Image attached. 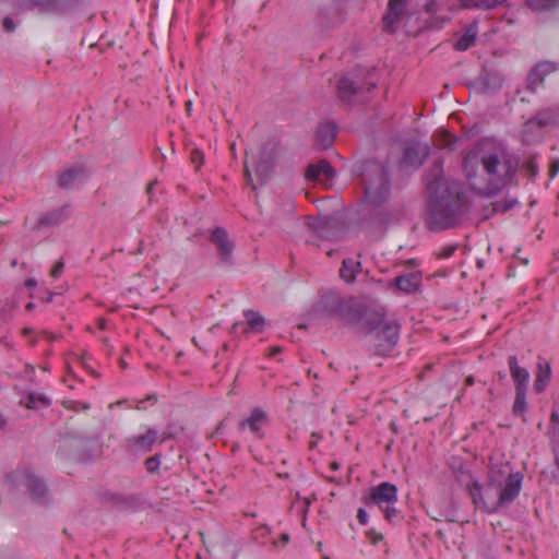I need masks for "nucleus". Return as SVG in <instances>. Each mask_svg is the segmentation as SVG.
I'll return each instance as SVG.
<instances>
[{"mask_svg": "<svg viewBox=\"0 0 559 559\" xmlns=\"http://www.w3.org/2000/svg\"><path fill=\"white\" fill-rule=\"evenodd\" d=\"M544 79L545 78L534 67L527 74L526 88L532 93H535L538 85L544 82Z\"/></svg>", "mask_w": 559, "mask_h": 559, "instance_id": "obj_33", "label": "nucleus"}, {"mask_svg": "<svg viewBox=\"0 0 559 559\" xmlns=\"http://www.w3.org/2000/svg\"><path fill=\"white\" fill-rule=\"evenodd\" d=\"M481 165L487 175V186L484 195H496L506 188L518 171V163L507 153L500 157L497 153L481 156Z\"/></svg>", "mask_w": 559, "mask_h": 559, "instance_id": "obj_5", "label": "nucleus"}, {"mask_svg": "<svg viewBox=\"0 0 559 559\" xmlns=\"http://www.w3.org/2000/svg\"><path fill=\"white\" fill-rule=\"evenodd\" d=\"M550 423L554 425V426H559V413L554 411L550 415Z\"/></svg>", "mask_w": 559, "mask_h": 559, "instance_id": "obj_48", "label": "nucleus"}, {"mask_svg": "<svg viewBox=\"0 0 559 559\" xmlns=\"http://www.w3.org/2000/svg\"><path fill=\"white\" fill-rule=\"evenodd\" d=\"M278 353H281V348H280V347H273V348H272V352H271V355H272V356H275V355H277Z\"/></svg>", "mask_w": 559, "mask_h": 559, "instance_id": "obj_54", "label": "nucleus"}, {"mask_svg": "<svg viewBox=\"0 0 559 559\" xmlns=\"http://www.w3.org/2000/svg\"><path fill=\"white\" fill-rule=\"evenodd\" d=\"M337 127L334 122H326L321 124L317 131V138L319 143L328 148L332 145L335 136H336Z\"/></svg>", "mask_w": 559, "mask_h": 559, "instance_id": "obj_24", "label": "nucleus"}, {"mask_svg": "<svg viewBox=\"0 0 559 559\" xmlns=\"http://www.w3.org/2000/svg\"><path fill=\"white\" fill-rule=\"evenodd\" d=\"M63 267H64V262L61 259L58 260L55 263L53 267L51 269V272H50L51 276L55 277V278L59 277V275L61 274Z\"/></svg>", "mask_w": 559, "mask_h": 559, "instance_id": "obj_45", "label": "nucleus"}, {"mask_svg": "<svg viewBox=\"0 0 559 559\" xmlns=\"http://www.w3.org/2000/svg\"><path fill=\"white\" fill-rule=\"evenodd\" d=\"M367 537L372 545H377L383 539V535L377 532L374 528H371L367 532Z\"/></svg>", "mask_w": 559, "mask_h": 559, "instance_id": "obj_41", "label": "nucleus"}, {"mask_svg": "<svg viewBox=\"0 0 559 559\" xmlns=\"http://www.w3.org/2000/svg\"><path fill=\"white\" fill-rule=\"evenodd\" d=\"M475 40L476 33L473 32L472 29H468L457 39V41L454 45V48L457 51H466L474 45Z\"/></svg>", "mask_w": 559, "mask_h": 559, "instance_id": "obj_30", "label": "nucleus"}, {"mask_svg": "<svg viewBox=\"0 0 559 559\" xmlns=\"http://www.w3.org/2000/svg\"><path fill=\"white\" fill-rule=\"evenodd\" d=\"M357 520L359 524L367 525L368 523V513L364 508H359L357 511Z\"/></svg>", "mask_w": 559, "mask_h": 559, "instance_id": "obj_46", "label": "nucleus"}, {"mask_svg": "<svg viewBox=\"0 0 559 559\" xmlns=\"http://www.w3.org/2000/svg\"><path fill=\"white\" fill-rule=\"evenodd\" d=\"M88 178L87 167L83 164H74L60 171L57 185L64 190H72L78 185L84 183Z\"/></svg>", "mask_w": 559, "mask_h": 559, "instance_id": "obj_12", "label": "nucleus"}, {"mask_svg": "<svg viewBox=\"0 0 559 559\" xmlns=\"http://www.w3.org/2000/svg\"><path fill=\"white\" fill-rule=\"evenodd\" d=\"M453 513L454 511L452 509H445V510H436V511H428V515L437 521V522H441V521H449V522H454V518H453Z\"/></svg>", "mask_w": 559, "mask_h": 559, "instance_id": "obj_36", "label": "nucleus"}, {"mask_svg": "<svg viewBox=\"0 0 559 559\" xmlns=\"http://www.w3.org/2000/svg\"><path fill=\"white\" fill-rule=\"evenodd\" d=\"M210 241L216 247L217 254L224 264H233L234 242L229 239L228 233L223 227H215Z\"/></svg>", "mask_w": 559, "mask_h": 559, "instance_id": "obj_14", "label": "nucleus"}, {"mask_svg": "<svg viewBox=\"0 0 559 559\" xmlns=\"http://www.w3.org/2000/svg\"><path fill=\"white\" fill-rule=\"evenodd\" d=\"M364 502L368 507L377 506L384 513L385 520L390 523H396L403 519L401 511L395 508V503L397 502V487L390 481H383L371 487L369 493L364 497Z\"/></svg>", "mask_w": 559, "mask_h": 559, "instance_id": "obj_7", "label": "nucleus"}, {"mask_svg": "<svg viewBox=\"0 0 559 559\" xmlns=\"http://www.w3.org/2000/svg\"><path fill=\"white\" fill-rule=\"evenodd\" d=\"M508 366L511 378L514 382L515 391L527 390L530 372L526 368L520 367L515 355L509 356Z\"/></svg>", "mask_w": 559, "mask_h": 559, "instance_id": "obj_18", "label": "nucleus"}, {"mask_svg": "<svg viewBox=\"0 0 559 559\" xmlns=\"http://www.w3.org/2000/svg\"><path fill=\"white\" fill-rule=\"evenodd\" d=\"M336 223L334 219L324 217L319 218L312 225L316 235L322 239L330 240L335 234Z\"/></svg>", "mask_w": 559, "mask_h": 559, "instance_id": "obj_22", "label": "nucleus"}, {"mask_svg": "<svg viewBox=\"0 0 559 559\" xmlns=\"http://www.w3.org/2000/svg\"><path fill=\"white\" fill-rule=\"evenodd\" d=\"M524 4L534 12H546L556 9L559 0H524Z\"/></svg>", "mask_w": 559, "mask_h": 559, "instance_id": "obj_29", "label": "nucleus"}, {"mask_svg": "<svg viewBox=\"0 0 559 559\" xmlns=\"http://www.w3.org/2000/svg\"><path fill=\"white\" fill-rule=\"evenodd\" d=\"M550 120L551 114L549 111H539L526 122V126L536 124L538 128H544L549 124Z\"/></svg>", "mask_w": 559, "mask_h": 559, "instance_id": "obj_34", "label": "nucleus"}, {"mask_svg": "<svg viewBox=\"0 0 559 559\" xmlns=\"http://www.w3.org/2000/svg\"><path fill=\"white\" fill-rule=\"evenodd\" d=\"M305 176L308 180H331L335 176V170L326 159H320L307 166Z\"/></svg>", "mask_w": 559, "mask_h": 559, "instance_id": "obj_19", "label": "nucleus"}, {"mask_svg": "<svg viewBox=\"0 0 559 559\" xmlns=\"http://www.w3.org/2000/svg\"><path fill=\"white\" fill-rule=\"evenodd\" d=\"M526 391H515V399L512 406V413L516 417H522L523 421L526 420L525 413L527 411Z\"/></svg>", "mask_w": 559, "mask_h": 559, "instance_id": "obj_28", "label": "nucleus"}, {"mask_svg": "<svg viewBox=\"0 0 559 559\" xmlns=\"http://www.w3.org/2000/svg\"><path fill=\"white\" fill-rule=\"evenodd\" d=\"M551 378V368L548 361L543 358H538L536 378L534 381V391L536 393H543Z\"/></svg>", "mask_w": 559, "mask_h": 559, "instance_id": "obj_21", "label": "nucleus"}, {"mask_svg": "<svg viewBox=\"0 0 559 559\" xmlns=\"http://www.w3.org/2000/svg\"><path fill=\"white\" fill-rule=\"evenodd\" d=\"M468 158H469V156H466V157L464 158L463 166H464L465 171L467 173V174H466L467 178H468V179H471V178H472V175L467 171Z\"/></svg>", "mask_w": 559, "mask_h": 559, "instance_id": "obj_52", "label": "nucleus"}, {"mask_svg": "<svg viewBox=\"0 0 559 559\" xmlns=\"http://www.w3.org/2000/svg\"><path fill=\"white\" fill-rule=\"evenodd\" d=\"M282 540H283L284 543H288V542H289V535H287V534H283V535H282Z\"/></svg>", "mask_w": 559, "mask_h": 559, "instance_id": "obj_55", "label": "nucleus"}, {"mask_svg": "<svg viewBox=\"0 0 559 559\" xmlns=\"http://www.w3.org/2000/svg\"><path fill=\"white\" fill-rule=\"evenodd\" d=\"M135 408L139 411H145L147 408V404L145 403V400L138 401Z\"/></svg>", "mask_w": 559, "mask_h": 559, "instance_id": "obj_49", "label": "nucleus"}, {"mask_svg": "<svg viewBox=\"0 0 559 559\" xmlns=\"http://www.w3.org/2000/svg\"><path fill=\"white\" fill-rule=\"evenodd\" d=\"M238 448H239V445H238V444H234V445H233V451H236Z\"/></svg>", "mask_w": 559, "mask_h": 559, "instance_id": "obj_63", "label": "nucleus"}, {"mask_svg": "<svg viewBox=\"0 0 559 559\" xmlns=\"http://www.w3.org/2000/svg\"><path fill=\"white\" fill-rule=\"evenodd\" d=\"M400 331L401 324L396 320H383V323L371 333L374 334L376 353L382 356L391 353L399 343Z\"/></svg>", "mask_w": 559, "mask_h": 559, "instance_id": "obj_9", "label": "nucleus"}, {"mask_svg": "<svg viewBox=\"0 0 559 559\" xmlns=\"http://www.w3.org/2000/svg\"><path fill=\"white\" fill-rule=\"evenodd\" d=\"M25 405L27 408L36 409L40 406L47 407L50 405L48 397L41 394L29 393L26 396Z\"/></svg>", "mask_w": 559, "mask_h": 559, "instance_id": "obj_32", "label": "nucleus"}, {"mask_svg": "<svg viewBox=\"0 0 559 559\" xmlns=\"http://www.w3.org/2000/svg\"><path fill=\"white\" fill-rule=\"evenodd\" d=\"M248 329L254 333H262L265 328V319L262 314L253 310L243 311Z\"/></svg>", "mask_w": 559, "mask_h": 559, "instance_id": "obj_26", "label": "nucleus"}, {"mask_svg": "<svg viewBox=\"0 0 559 559\" xmlns=\"http://www.w3.org/2000/svg\"><path fill=\"white\" fill-rule=\"evenodd\" d=\"M322 559H331L329 556H323Z\"/></svg>", "mask_w": 559, "mask_h": 559, "instance_id": "obj_64", "label": "nucleus"}, {"mask_svg": "<svg viewBox=\"0 0 559 559\" xmlns=\"http://www.w3.org/2000/svg\"><path fill=\"white\" fill-rule=\"evenodd\" d=\"M69 214V206L64 205L60 209H56L41 214L37 221V227H52L58 226L64 222Z\"/></svg>", "mask_w": 559, "mask_h": 559, "instance_id": "obj_20", "label": "nucleus"}, {"mask_svg": "<svg viewBox=\"0 0 559 559\" xmlns=\"http://www.w3.org/2000/svg\"><path fill=\"white\" fill-rule=\"evenodd\" d=\"M34 308V305L32 302H29L27 306H26V309L31 310Z\"/></svg>", "mask_w": 559, "mask_h": 559, "instance_id": "obj_60", "label": "nucleus"}, {"mask_svg": "<svg viewBox=\"0 0 559 559\" xmlns=\"http://www.w3.org/2000/svg\"><path fill=\"white\" fill-rule=\"evenodd\" d=\"M507 0H460L464 9L492 10Z\"/></svg>", "mask_w": 559, "mask_h": 559, "instance_id": "obj_27", "label": "nucleus"}, {"mask_svg": "<svg viewBox=\"0 0 559 559\" xmlns=\"http://www.w3.org/2000/svg\"><path fill=\"white\" fill-rule=\"evenodd\" d=\"M191 162L200 167L203 164V153L199 150H193L191 152Z\"/></svg>", "mask_w": 559, "mask_h": 559, "instance_id": "obj_44", "label": "nucleus"}, {"mask_svg": "<svg viewBox=\"0 0 559 559\" xmlns=\"http://www.w3.org/2000/svg\"><path fill=\"white\" fill-rule=\"evenodd\" d=\"M29 9L40 13L66 15L83 7L87 0H23Z\"/></svg>", "mask_w": 559, "mask_h": 559, "instance_id": "obj_10", "label": "nucleus"}, {"mask_svg": "<svg viewBox=\"0 0 559 559\" xmlns=\"http://www.w3.org/2000/svg\"><path fill=\"white\" fill-rule=\"evenodd\" d=\"M429 154V144L418 141L407 143L403 151L402 165L405 167L419 168Z\"/></svg>", "mask_w": 559, "mask_h": 559, "instance_id": "obj_16", "label": "nucleus"}, {"mask_svg": "<svg viewBox=\"0 0 559 559\" xmlns=\"http://www.w3.org/2000/svg\"><path fill=\"white\" fill-rule=\"evenodd\" d=\"M518 204L516 199H504L502 201L496 202L493 205V211L497 213H506L512 210Z\"/></svg>", "mask_w": 559, "mask_h": 559, "instance_id": "obj_37", "label": "nucleus"}, {"mask_svg": "<svg viewBox=\"0 0 559 559\" xmlns=\"http://www.w3.org/2000/svg\"><path fill=\"white\" fill-rule=\"evenodd\" d=\"M5 425V419L0 414V427H3Z\"/></svg>", "mask_w": 559, "mask_h": 559, "instance_id": "obj_57", "label": "nucleus"}, {"mask_svg": "<svg viewBox=\"0 0 559 559\" xmlns=\"http://www.w3.org/2000/svg\"><path fill=\"white\" fill-rule=\"evenodd\" d=\"M273 164L274 154L272 152L266 154V146H264L257 162L258 171L266 173L273 167Z\"/></svg>", "mask_w": 559, "mask_h": 559, "instance_id": "obj_31", "label": "nucleus"}, {"mask_svg": "<svg viewBox=\"0 0 559 559\" xmlns=\"http://www.w3.org/2000/svg\"><path fill=\"white\" fill-rule=\"evenodd\" d=\"M238 325H239L238 323H236V324H234V325H233V331H234V332H236V330H237Z\"/></svg>", "mask_w": 559, "mask_h": 559, "instance_id": "obj_62", "label": "nucleus"}, {"mask_svg": "<svg viewBox=\"0 0 559 559\" xmlns=\"http://www.w3.org/2000/svg\"><path fill=\"white\" fill-rule=\"evenodd\" d=\"M524 170L530 178H535L538 175L539 167L535 157H531L524 163Z\"/></svg>", "mask_w": 559, "mask_h": 559, "instance_id": "obj_38", "label": "nucleus"}, {"mask_svg": "<svg viewBox=\"0 0 559 559\" xmlns=\"http://www.w3.org/2000/svg\"><path fill=\"white\" fill-rule=\"evenodd\" d=\"M360 262L352 258H346L342 262L340 269V276L346 283H353L356 278L357 273L360 271Z\"/></svg>", "mask_w": 559, "mask_h": 559, "instance_id": "obj_25", "label": "nucleus"}, {"mask_svg": "<svg viewBox=\"0 0 559 559\" xmlns=\"http://www.w3.org/2000/svg\"><path fill=\"white\" fill-rule=\"evenodd\" d=\"M457 250V245H448L442 247L437 253L436 257L438 259H449L454 252Z\"/></svg>", "mask_w": 559, "mask_h": 559, "instance_id": "obj_40", "label": "nucleus"}, {"mask_svg": "<svg viewBox=\"0 0 559 559\" xmlns=\"http://www.w3.org/2000/svg\"><path fill=\"white\" fill-rule=\"evenodd\" d=\"M2 27H3L4 32L13 33L15 31V28H16V25H15L14 21L11 17L5 16L2 20Z\"/></svg>", "mask_w": 559, "mask_h": 559, "instance_id": "obj_43", "label": "nucleus"}, {"mask_svg": "<svg viewBox=\"0 0 559 559\" xmlns=\"http://www.w3.org/2000/svg\"><path fill=\"white\" fill-rule=\"evenodd\" d=\"M52 296H53V295L50 293V294L47 296L46 301H47V302L52 301Z\"/></svg>", "mask_w": 559, "mask_h": 559, "instance_id": "obj_58", "label": "nucleus"}, {"mask_svg": "<svg viewBox=\"0 0 559 559\" xmlns=\"http://www.w3.org/2000/svg\"><path fill=\"white\" fill-rule=\"evenodd\" d=\"M331 467H332L333 469H336V468L338 467V465H337V463H335V462H334V463H332Z\"/></svg>", "mask_w": 559, "mask_h": 559, "instance_id": "obj_61", "label": "nucleus"}, {"mask_svg": "<svg viewBox=\"0 0 559 559\" xmlns=\"http://www.w3.org/2000/svg\"><path fill=\"white\" fill-rule=\"evenodd\" d=\"M5 486L12 491L23 490L38 506L47 507L51 503V495L46 481L27 468L8 474Z\"/></svg>", "mask_w": 559, "mask_h": 559, "instance_id": "obj_6", "label": "nucleus"}, {"mask_svg": "<svg viewBox=\"0 0 559 559\" xmlns=\"http://www.w3.org/2000/svg\"><path fill=\"white\" fill-rule=\"evenodd\" d=\"M162 453H155L154 455L147 457L144 461V466L147 473L155 474L158 473L160 462H162Z\"/></svg>", "mask_w": 559, "mask_h": 559, "instance_id": "obj_35", "label": "nucleus"}, {"mask_svg": "<svg viewBox=\"0 0 559 559\" xmlns=\"http://www.w3.org/2000/svg\"><path fill=\"white\" fill-rule=\"evenodd\" d=\"M466 381H467V384H469V385H472V384L474 383V380H473V378H472V377L467 378V380H466Z\"/></svg>", "mask_w": 559, "mask_h": 559, "instance_id": "obj_59", "label": "nucleus"}, {"mask_svg": "<svg viewBox=\"0 0 559 559\" xmlns=\"http://www.w3.org/2000/svg\"><path fill=\"white\" fill-rule=\"evenodd\" d=\"M429 200L425 222L430 231L437 233L454 227L467 212L464 194L455 182L442 176L428 182Z\"/></svg>", "mask_w": 559, "mask_h": 559, "instance_id": "obj_4", "label": "nucleus"}, {"mask_svg": "<svg viewBox=\"0 0 559 559\" xmlns=\"http://www.w3.org/2000/svg\"><path fill=\"white\" fill-rule=\"evenodd\" d=\"M559 171V160H555L550 164L549 175L554 178Z\"/></svg>", "mask_w": 559, "mask_h": 559, "instance_id": "obj_47", "label": "nucleus"}, {"mask_svg": "<svg viewBox=\"0 0 559 559\" xmlns=\"http://www.w3.org/2000/svg\"><path fill=\"white\" fill-rule=\"evenodd\" d=\"M479 81L481 82L484 88L486 91H499L503 85V76L498 71H487L484 70L479 76Z\"/></svg>", "mask_w": 559, "mask_h": 559, "instance_id": "obj_23", "label": "nucleus"}, {"mask_svg": "<svg viewBox=\"0 0 559 559\" xmlns=\"http://www.w3.org/2000/svg\"><path fill=\"white\" fill-rule=\"evenodd\" d=\"M524 475L512 472L509 464L491 466L485 485L474 480L468 485L473 503L486 513L493 514L509 508L520 496Z\"/></svg>", "mask_w": 559, "mask_h": 559, "instance_id": "obj_3", "label": "nucleus"}, {"mask_svg": "<svg viewBox=\"0 0 559 559\" xmlns=\"http://www.w3.org/2000/svg\"><path fill=\"white\" fill-rule=\"evenodd\" d=\"M536 70L545 78L547 74L556 71V64L550 61H542L535 66Z\"/></svg>", "mask_w": 559, "mask_h": 559, "instance_id": "obj_39", "label": "nucleus"}, {"mask_svg": "<svg viewBox=\"0 0 559 559\" xmlns=\"http://www.w3.org/2000/svg\"><path fill=\"white\" fill-rule=\"evenodd\" d=\"M552 437L554 438H558V441L556 443V445L554 447V453H555V463H556V466L559 468V427L556 428L554 427L552 428Z\"/></svg>", "mask_w": 559, "mask_h": 559, "instance_id": "obj_42", "label": "nucleus"}, {"mask_svg": "<svg viewBox=\"0 0 559 559\" xmlns=\"http://www.w3.org/2000/svg\"><path fill=\"white\" fill-rule=\"evenodd\" d=\"M409 0H389L382 16V29L393 34L397 31Z\"/></svg>", "mask_w": 559, "mask_h": 559, "instance_id": "obj_11", "label": "nucleus"}, {"mask_svg": "<svg viewBox=\"0 0 559 559\" xmlns=\"http://www.w3.org/2000/svg\"><path fill=\"white\" fill-rule=\"evenodd\" d=\"M421 278V272L412 271L396 276L390 286H394L405 294H413L419 289Z\"/></svg>", "mask_w": 559, "mask_h": 559, "instance_id": "obj_17", "label": "nucleus"}, {"mask_svg": "<svg viewBox=\"0 0 559 559\" xmlns=\"http://www.w3.org/2000/svg\"><path fill=\"white\" fill-rule=\"evenodd\" d=\"M37 285V282L35 278H28L25 282V286L28 288L35 287Z\"/></svg>", "mask_w": 559, "mask_h": 559, "instance_id": "obj_51", "label": "nucleus"}, {"mask_svg": "<svg viewBox=\"0 0 559 559\" xmlns=\"http://www.w3.org/2000/svg\"><path fill=\"white\" fill-rule=\"evenodd\" d=\"M376 87L374 84H368L367 86L358 83L350 73L343 75L337 83L338 98L344 103H352L354 97L362 94L364 92H370Z\"/></svg>", "mask_w": 559, "mask_h": 559, "instance_id": "obj_13", "label": "nucleus"}, {"mask_svg": "<svg viewBox=\"0 0 559 559\" xmlns=\"http://www.w3.org/2000/svg\"><path fill=\"white\" fill-rule=\"evenodd\" d=\"M144 400L145 403L150 402L151 404H155L157 402V396L155 394H150Z\"/></svg>", "mask_w": 559, "mask_h": 559, "instance_id": "obj_50", "label": "nucleus"}, {"mask_svg": "<svg viewBox=\"0 0 559 559\" xmlns=\"http://www.w3.org/2000/svg\"><path fill=\"white\" fill-rule=\"evenodd\" d=\"M267 421L269 416L266 412L260 407H255L248 417L239 423L238 429L240 431L248 429L255 439L261 440L265 436L263 428L267 425Z\"/></svg>", "mask_w": 559, "mask_h": 559, "instance_id": "obj_15", "label": "nucleus"}, {"mask_svg": "<svg viewBox=\"0 0 559 559\" xmlns=\"http://www.w3.org/2000/svg\"><path fill=\"white\" fill-rule=\"evenodd\" d=\"M317 549H318V551H320V552L323 550V544H322V542H318V543H317Z\"/></svg>", "mask_w": 559, "mask_h": 559, "instance_id": "obj_56", "label": "nucleus"}, {"mask_svg": "<svg viewBox=\"0 0 559 559\" xmlns=\"http://www.w3.org/2000/svg\"><path fill=\"white\" fill-rule=\"evenodd\" d=\"M361 176L365 197L356 212V224L367 231L386 227L393 219V212L386 204L391 195L388 170L380 163L367 162Z\"/></svg>", "mask_w": 559, "mask_h": 559, "instance_id": "obj_2", "label": "nucleus"}, {"mask_svg": "<svg viewBox=\"0 0 559 559\" xmlns=\"http://www.w3.org/2000/svg\"><path fill=\"white\" fill-rule=\"evenodd\" d=\"M311 312L318 320L335 321L365 335H371L388 314L385 306L371 305L334 289L324 292L313 304Z\"/></svg>", "mask_w": 559, "mask_h": 559, "instance_id": "obj_1", "label": "nucleus"}, {"mask_svg": "<svg viewBox=\"0 0 559 559\" xmlns=\"http://www.w3.org/2000/svg\"><path fill=\"white\" fill-rule=\"evenodd\" d=\"M159 438L158 431L148 425H141L138 433L126 437L122 449L130 455L150 453Z\"/></svg>", "mask_w": 559, "mask_h": 559, "instance_id": "obj_8", "label": "nucleus"}, {"mask_svg": "<svg viewBox=\"0 0 559 559\" xmlns=\"http://www.w3.org/2000/svg\"><path fill=\"white\" fill-rule=\"evenodd\" d=\"M433 7H435V2H433V1H431V2H428V3L425 5V9H426V11H427V12H433V11H435Z\"/></svg>", "mask_w": 559, "mask_h": 559, "instance_id": "obj_53", "label": "nucleus"}]
</instances>
